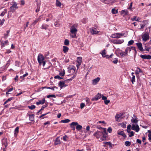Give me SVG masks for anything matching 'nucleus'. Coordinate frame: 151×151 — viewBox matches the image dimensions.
<instances>
[{
	"label": "nucleus",
	"instance_id": "obj_46",
	"mask_svg": "<svg viewBox=\"0 0 151 151\" xmlns=\"http://www.w3.org/2000/svg\"><path fill=\"white\" fill-rule=\"evenodd\" d=\"M72 35H70V36H71V37L73 38H75L76 37V33H72Z\"/></svg>",
	"mask_w": 151,
	"mask_h": 151
},
{
	"label": "nucleus",
	"instance_id": "obj_8",
	"mask_svg": "<svg viewBox=\"0 0 151 151\" xmlns=\"http://www.w3.org/2000/svg\"><path fill=\"white\" fill-rule=\"evenodd\" d=\"M124 42L123 39L114 40L112 41V42L114 44H120L123 43Z\"/></svg>",
	"mask_w": 151,
	"mask_h": 151
},
{
	"label": "nucleus",
	"instance_id": "obj_26",
	"mask_svg": "<svg viewBox=\"0 0 151 151\" xmlns=\"http://www.w3.org/2000/svg\"><path fill=\"white\" fill-rule=\"evenodd\" d=\"M140 19L138 17L136 16H134L131 19V20L132 21L135 20L139 22V20Z\"/></svg>",
	"mask_w": 151,
	"mask_h": 151
},
{
	"label": "nucleus",
	"instance_id": "obj_33",
	"mask_svg": "<svg viewBox=\"0 0 151 151\" xmlns=\"http://www.w3.org/2000/svg\"><path fill=\"white\" fill-rule=\"evenodd\" d=\"M104 144L109 145V147L111 148H112V145L111 143L110 142H103Z\"/></svg>",
	"mask_w": 151,
	"mask_h": 151
},
{
	"label": "nucleus",
	"instance_id": "obj_64",
	"mask_svg": "<svg viewBox=\"0 0 151 151\" xmlns=\"http://www.w3.org/2000/svg\"><path fill=\"white\" fill-rule=\"evenodd\" d=\"M120 54L121 55L122 57L126 55L124 53V52H122L121 53H120Z\"/></svg>",
	"mask_w": 151,
	"mask_h": 151
},
{
	"label": "nucleus",
	"instance_id": "obj_47",
	"mask_svg": "<svg viewBox=\"0 0 151 151\" xmlns=\"http://www.w3.org/2000/svg\"><path fill=\"white\" fill-rule=\"evenodd\" d=\"M75 77H76V76L75 75H74L73 76V77H72L71 78L69 79H67V80H66V81H71L73 79H74V78Z\"/></svg>",
	"mask_w": 151,
	"mask_h": 151
},
{
	"label": "nucleus",
	"instance_id": "obj_49",
	"mask_svg": "<svg viewBox=\"0 0 151 151\" xmlns=\"http://www.w3.org/2000/svg\"><path fill=\"white\" fill-rule=\"evenodd\" d=\"M47 98H50L51 97H54V98H55L56 97L55 95L54 94L48 95L47 96Z\"/></svg>",
	"mask_w": 151,
	"mask_h": 151
},
{
	"label": "nucleus",
	"instance_id": "obj_54",
	"mask_svg": "<svg viewBox=\"0 0 151 151\" xmlns=\"http://www.w3.org/2000/svg\"><path fill=\"white\" fill-rule=\"evenodd\" d=\"M130 134H129V137H131L132 136H133L134 135V133L133 131H131L130 132Z\"/></svg>",
	"mask_w": 151,
	"mask_h": 151
},
{
	"label": "nucleus",
	"instance_id": "obj_21",
	"mask_svg": "<svg viewBox=\"0 0 151 151\" xmlns=\"http://www.w3.org/2000/svg\"><path fill=\"white\" fill-rule=\"evenodd\" d=\"M29 120L31 121H34V114H29Z\"/></svg>",
	"mask_w": 151,
	"mask_h": 151
},
{
	"label": "nucleus",
	"instance_id": "obj_15",
	"mask_svg": "<svg viewBox=\"0 0 151 151\" xmlns=\"http://www.w3.org/2000/svg\"><path fill=\"white\" fill-rule=\"evenodd\" d=\"M141 57L143 59H151V56L149 55H140Z\"/></svg>",
	"mask_w": 151,
	"mask_h": 151
},
{
	"label": "nucleus",
	"instance_id": "obj_32",
	"mask_svg": "<svg viewBox=\"0 0 151 151\" xmlns=\"http://www.w3.org/2000/svg\"><path fill=\"white\" fill-rule=\"evenodd\" d=\"M131 121L132 123H137L138 122L137 119H134L133 118L131 120Z\"/></svg>",
	"mask_w": 151,
	"mask_h": 151
},
{
	"label": "nucleus",
	"instance_id": "obj_58",
	"mask_svg": "<svg viewBox=\"0 0 151 151\" xmlns=\"http://www.w3.org/2000/svg\"><path fill=\"white\" fill-rule=\"evenodd\" d=\"M130 47V48H131V49H132V50H134V51H135V53H137V51L135 49V48L134 47Z\"/></svg>",
	"mask_w": 151,
	"mask_h": 151
},
{
	"label": "nucleus",
	"instance_id": "obj_24",
	"mask_svg": "<svg viewBox=\"0 0 151 151\" xmlns=\"http://www.w3.org/2000/svg\"><path fill=\"white\" fill-rule=\"evenodd\" d=\"M60 141L59 139V138L57 137L56 140H55V142L54 143V145H58V144H60Z\"/></svg>",
	"mask_w": 151,
	"mask_h": 151
},
{
	"label": "nucleus",
	"instance_id": "obj_38",
	"mask_svg": "<svg viewBox=\"0 0 151 151\" xmlns=\"http://www.w3.org/2000/svg\"><path fill=\"white\" fill-rule=\"evenodd\" d=\"M132 76V77L131 79V81L132 82V83H133L134 82H135V76L134 75V76Z\"/></svg>",
	"mask_w": 151,
	"mask_h": 151
},
{
	"label": "nucleus",
	"instance_id": "obj_23",
	"mask_svg": "<svg viewBox=\"0 0 151 151\" xmlns=\"http://www.w3.org/2000/svg\"><path fill=\"white\" fill-rule=\"evenodd\" d=\"M55 5L56 6L60 7L62 4L58 0H56Z\"/></svg>",
	"mask_w": 151,
	"mask_h": 151
},
{
	"label": "nucleus",
	"instance_id": "obj_40",
	"mask_svg": "<svg viewBox=\"0 0 151 151\" xmlns=\"http://www.w3.org/2000/svg\"><path fill=\"white\" fill-rule=\"evenodd\" d=\"M28 108L32 110L35 108V106L34 105L30 106H28Z\"/></svg>",
	"mask_w": 151,
	"mask_h": 151
},
{
	"label": "nucleus",
	"instance_id": "obj_29",
	"mask_svg": "<svg viewBox=\"0 0 151 151\" xmlns=\"http://www.w3.org/2000/svg\"><path fill=\"white\" fill-rule=\"evenodd\" d=\"M19 127H17L14 130V135L15 136H16L17 135V133L19 132Z\"/></svg>",
	"mask_w": 151,
	"mask_h": 151
},
{
	"label": "nucleus",
	"instance_id": "obj_39",
	"mask_svg": "<svg viewBox=\"0 0 151 151\" xmlns=\"http://www.w3.org/2000/svg\"><path fill=\"white\" fill-rule=\"evenodd\" d=\"M69 72H72L73 73H74L75 72V69L73 68H71L69 70Z\"/></svg>",
	"mask_w": 151,
	"mask_h": 151
},
{
	"label": "nucleus",
	"instance_id": "obj_59",
	"mask_svg": "<svg viewBox=\"0 0 151 151\" xmlns=\"http://www.w3.org/2000/svg\"><path fill=\"white\" fill-rule=\"evenodd\" d=\"M86 101L87 103V104H88L90 102V100L88 98H86Z\"/></svg>",
	"mask_w": 151,
	"mask_h": 151
},
{
	"label": "nucleus",
	"instance_id": "obj_7",
	"mask_svg": "<svg viewBox=\"0 0 151 151\" xmlns=\"http://www.w3.org/2000/svg\"><path fill=\"white\" fill-rule=\"evenodd\" d=\"M44 60V58L42 55H39L37 57V60L40 65H41L42 62Z\"/></svg>",
	"mask_w": 151,
	"mask_h": 151
},
{
	"label": "nucleus",
	"instance_id": "obj_10",
	"mask_svg": "<svg viewBox=\"0 0 151 151\" xmlns=\"http://www.w3.org/2000/svg\"><path fill=\"white\" fill-rule=\"evenodd\" d=\"M11 6L10 7V9L11 10H14L15 9H17L18 8L17 6V4L15 2H13Z\"/></svg>",
	"mask_w": 151,
	"mask_h": 151
},
{
	"label": "nucleus",
	"instance_id": "obj_9",
	"mask_svg": "<svg viewBox=\"0 0 151 151\" xmlns=\"http://www.w3.org/2000/svg\"><path fill=\"white\" fill-rule=\"evenodd\" d=\"M101 94L100 93H98L95 97H93L91 99V100L93 101H97L98 99L101 98Z\"/></svg>",
	"mask_w": 151,
	"mask_h": 151
},
{
	"label": "nucleus",
	"instance_id": "obj_53",
	"mask_svg": "<svg viewBox=\"0 0 151 151\" xmlns=\"http://www.w3.org/2000/svg\"><path fill=\"white\" fill-rule=\"evenodd\" d=\"M101 97H102V99L104 100V101L106 100L107 99V98L106 97L103 95L102 96H101Z\"/></svg>",
	"mask_w": 151,
	"mask_h": 151
},
{
	"label": "nucleus",
	"instance_id": "obj_61",
	"mask_svg": "<svg viewBox=\"0 0 151 151\" xmlns=\"http://www.w3.org/2000/svg\"><path fill=\"white\" fill-rule=\"evenodd\" d=\"M145 23H144L143 24H141V29H142L145 26Z\"/></svg>",
	"mask_w": 151,
	"mask_h": 151
},
{
	"label": "nucleus",
	"instance_id": "obj_25",
	"mask_svg": "<svg viewBox=\"0 0 151 151\" xmlns=\"http://www.w3.org/2000/svg\"><path fill=\"white\" fill-rule=\"evenodd\" d=\"M49 27V25L46 24H42L41 27L42 29H44L45 30L47 29V27Z\"/></svg>",
	"mask_w": 151,
	"mask_h": 151
},
{
	"label": "nucleus",
	"instance_id": "obj_27",
	"mask_svg": "<svg viewBox=\"0 0 151 151\" xmlns=\"http://www.w3.org/2000/svg\"><path fill=\"white\" fill-rule=\"evenodd\" d=\"M69 50L68 48L66 46H63V51L64 53H66Z\"/></svg>",
	"mask_w": 151,
	"mask_h": 151
},
{
	"label": "nucleus",
	"instance_id": "obj_12",
	"mask_svg": "<svg viewBox=\"0 0 151 151\" xmlns=\"http://www.w3.org/2000/svg\"><path fill=\"white\" fill-rule=\"evenodd\" d=\"M142 73L143 75H144V73L139 68L137 67V69L135 70V74L137 76V77L138 75L140 73Z\"/></svg>",
	"mask_w": 151,
	"mask_h": 151
},
{
	"label": "nucleus",
	"instance_id": "obj_16",
	"mask_svg": "<svg viewBox=\"0 0 151 151\" xmlns=\"http://www.w3.org/2000/svg\"><path fill=\"white\" fill-rule=\"evenodd\" d=\"M59 86L61 88H62L63 87L66 86L65 84V81H60L58 83Z\"/></svg>",
	"mask_w": 151,
	"mask_h": 151
},
{
	"label": "nucleus",
	"instance_id": "obj_17",
	"mask_svg": "<svg viewBox=\"0 0 151 151\" xmlns=\"http://www.w3.org/2000/svg\"><path fill=\"white\" fill-rule=\"evenodd\" d=\"M91 32L93 34H96L98 33V31L97 30L96 28H94L91 29Z\"/></svg>",
	"mask_w": 151,
	"mask_h": 151
},
{
	"label": "nucleus",
	"instance_id": "obj_3",
	"mask_svg": "<svg viewBox=\"0 0 151 151\" xmlns=\"http://www.w3.org/2000/svg\"><path fill=\"white\" fill-rule=\"evenodd\" d=\"M106 50L104 49L100 52V54L102 55V57L104 58H106L107 59L112 58V56L114 55L112 53L110 55H106Z\"/></svg>",
	"mask_w": 151,
	"mask_h": 151
},
{
	"label": "nucleus",
	"instance_id": "obj_5",
	"mask_svg": "<svg viewBox=\"0 0 151 151\" xmlns=\"http://www.w3.org/2000/svg\"><path fill=\"white\" fill-rule=\"evenodd\" d=\"M149 33L147 32H146L143 34L142 35V40L144 42H146L149 39Z\"/></svg>",
	"mask_w": 151,
	"mask_h": 151
},
{
	"label": "nucleus",
	"instance_id": "obj_36",
	"mask_svg": "<svg viewBox=\"0 0 151 151\" xmlns=\"http://www.w3.org/2000/svg\"><path fill=\"white\" fill-rule=\"evenodd\" d=\"M64 44V45H69V41L67 39H65V40Z\"/></svg>",
	"mask_w": 151,
	"mask_h": 151
},
{
	"label": "nucleus",
	"instance_id": "obj_56",
	"mask_svg": "<svg viewBox=\"0 0 151 151\" xmlns=\"http://www.w3.org/2000/svg\"><path fill=\"white\" fill-rule=\"evenodd\" d=\"M107 131L110 133L112 131V129L111 127H109L107 129Z\"/></svg>",
	"mask_w": 151,
	"mask_h": 151
},
{
	"label": "nucleus",
	"instance_id": "obj_34",
	"mask_svg": "<svg viewBox=\"0 0 151 151\" xmlns=\"http://www.w3.org/2000/svg\"><path fill=\"white\" fill-rule=\"evenodd\" d=\"M78 63H81L82 61V58L81 57H78L77 58Z\"/></svg>",
	"mask_w": 151,
	"mask_h": 151
},
{
	"label": "nucleus",
	"instance_id": "obj_30",
	"mask_svg": "<svg viewBox=\"0 0 151 151\" xmlns=\"http://www.w3.org/2000/svg\"><path fill=\"white\" fill-rule=\"evenodd\" d=\"M7 140L6 139H3L2 142V144L3 145H4L5 147H6L7 145Z\"/></svg>",
	"mask_w": 151,
	"mask_h": 151
},
{
	"label": "nucleus",
	"instance_id": "obj_57",
	"mask_svg": "<svg viewBox=\"0 0 151 151\" xmlns=\"http://www.w3.org/2000/svg\"><path fill=\"white\" fill-rule=\"evenodd\" d=\"M85 106V104L83 103H81V104L80 106H81V108L82 109H83Z\"/></svg>",
	"mask_w": 151,
	"mask_h": 151
},
{
	"label": "nucleus",
	"instance_id": "obj_63",
	"mask_svg": "<svg viewBox=\"0 0 151 151\" xmlns=\"http://www.w3.org/2000/svg\"><path fill=\"white\" fill-rule=\"evenodd\" d=\"M121 126L123 128H125L126 127V125L124 123H122L121 124Z\"/></svg>",
	"mask_w": 151,
	"mask_h": 151
},
{
	"label": "nucleus",
	"instance_id": "obj_19",
	"mask_svg": "<svg viewBox=\"0 0 151 151\" xmlns=\"http://www.w3.org/2000/svg\"><path fill=\"white\" fill-rule=\"evenodd\" d=\"M45 99H44L42 100H40L39 101L37 102H36V104L37 105H39L40 104H43L45 103Z\"/></svg>",
	"mask_w": 151,
	"mask_h": 151
},
{
	"label": "nucleus",
	"instance_id": "obj_44",
	"mask_svg": "<svg viewBox=\"0 0 151 151\" xmlns=\"http://www.w3.org/2000/svg\"><path fill=\"white\" fill-rule=\"evenodd\" d=\"M134 42L133 40H131L129 41L128 42V45H132Z\"/></svg>",
	"mask_w": 151,
	"mask_h": 151
},
{
	"label": "nucleus",
	"instance_id": "obj_52",
	"mask_svg": "<svg viewBox=\"0 0 151 151\" xmlns=\"http://www.w3.org/2000/svg\"><path fill=\"white\" fill-rule=\"evenodd\" d=\"M109 100H107V99L104 101V103L106 104L107 105L108 104H109L110 102Z\"/></svg>",
	"mask_w": 151,
	"mask_h": 151
},
{
	"label": "nucleus",
	"instance_id": "obj_45",
	"mask_svg": "<svg viewBox=\"0 0 151 151\" xmlns=\"http://www.w3.org/2000/svg\"><path fill=\"white\" fill-rule=\"evenodd\" d=\"M65 74V72L64 70H63V72H60L59 73V75L61 76H64Z\"/></svg>",
	"mask_w": 151,
	"mask_h": 151
},
{
	"label": "nucleus",
	"instance_id": "obj_2",
	"mask_svg": "<svg viewBox=\"0 0 151 151\" xmlns=\"http://www.w3.org/2000/svg\"><path fill=\"white\" fill-rule=\"evenodd\" d=\"M104 132L105 133L106 129H104V130L103 132H100L97 131L95 132L93 134V136L96 137L97 138H99L100 137L104 134Z\"/></svg>",
	"mask_w": 151,
	"mask_h": 151
},
{
	"label": "nucleus",
	"instance_id": "obj_13",
	"mask_svg": "<svg viewBox=\"0 0 151 151\" xmlns=\"http://www.w3.org/2000/svg\"><path fill=\"white\" fill-rule=\"evenodd\" d=\"M100 78L98 77L92 80V83L93 85H96L99 81Z\"/></svg>",
	"mask_w": 151,
	"mask_h": 151
},
{
	"label": "nucleus",
	"instance_id": "obj_48",
	"mask_svg": "<svg viewBox=\"0 0 151 151\" xmlns=\"http://www.w3.org/2000/svg\"><path fill=\"white\" fill-rule=\"evenodd\" d=\"M148 132L149 133V134H148V137H149L148 139L150 141H151V133L150 132L149 130L148 131Z\"/></svg>",
	"mask_w": 151,
	"mask_h": 151
},
{
	"label": "nucleus",
	"instance_id": "obj_62",
	"mask_svg": "<svg viewBox=\"0 0 151 151\" xmlns=\"http://www.w3.org/2000/svg\"><path fill=\"white\" fill-rule=\"evenodd\" d=\"M13 97H11L7 99L6 101L8 102L9 101H10L12 100H13Z\"/></svg>",
	"mask_w": 151,
	"mask_h": 151
},
{
	"label": "nucleus",
	"instance_id": "obj_43",
	"mask_svg": "<svg viewBox=\"0 0 151 151\" xmlns=\"http://www.w3.org/2000/svg\"><path fill=\"white\" fill-rule=\"evenodd\" d=\"M118 61V59L117 58H114V60L112 61V62L115 64H116L117 63Z\"/></svg>",
	"mask_w": 151,
	"mask_h": 151
},
{
	"label": "nucleus",
	"instance_id": "obj_4",
	"mask_svg": "<svg viewBox=\"0 0 151 151\" xmlns=\"http://www.w3.org/2000/svg\"><path fill=\"white\" fill-rule=\"evenodd\" d=\"M78 26L77 24H75L71 27L70 28V32L71 33H76L77 30L76 28Z\"/></svg>",
	"mask_w": 151,
	"mask_h": 151
},
{
	"label": "nucleus",
	"instance_id": "obj_41",
	"mask_svg": "<svg viewBox=\"0 0 151 151\" xmlns=\"http://www.w3.org/2000/svg\"><path fill=\"white\" fill-rule=\"evenodd\" d=\"M47 88L48 89H50L54 91L55 90V88L57 89H58V88L55 86H54L52 87H47Z\"/></svg>",
	"mask_w": 151,
	"mask_h": 151
},
{
	"label": "nucleus",
	"instance_id": "obj_20",
	"mask_svg": "<svg viewBox=\"0 0 151 151\" xmlns=\"http://www.w3.org/2000/svg\"><path fill=\"white\" fill-rule=\"evenodd\" d=\"M117 134L119 135H120L124 137H126V135L124 133V132L122 131H118L117 132Z\"/></svg>",
	"mask_w": 151,
	"mask_h": 151
},
{
	"label": "nucleus",
	"instance_id": "obj_51",
	"mask_svg": "<svg viewBox=\"0 0 151 151\" xmlns=\"http://www.w3.org/2000/svg\"><path fill=\"white\" fill-rule=\"evenodd\" d=\"M54 25L56 27H59L60 26V24H58L57 21H56L55 22Z\"/></svg>",
	"mask_w": 151,
	"mask_h": 151
},
{
	"label": "nucleus",
	"instance_id": "obj_55",
	"mask_svg": "<svg viewBox=\"0 0 151 151\" xmlns=\"http://www.w3.org/2000/svg\"><path fill=\"white\" fill-rule=\"evenodd\" d=\"M28 75V73H27L25 74H24L22 76H21L20 78H23L27 76Z\"/></svg>",
	"mask_w": 151,
	"mask_h": 151
},
{
	"label": "nucleus",
	"instance_id": "obj_60",
	"mask_svg": "<svg viewBox=\"0 0 151 151\" xmlns=\"http://www.w3.org/2000/svg\"><path fill=\"white\" fill-rule=\"evenodd\" d=\"M39 20V18H38L36 20H35L33 24H35Z\"/></svg>",
	"mask_w": 151,
	"mask_h": 151
},
{
	"label": "nucleus",
	"instance_id": "obj_11",
	"mask_svg": "<svg viewBox=\"0 0 151 151\" xmlns=\"http://www.w3.org/2000/svg\"><path fill=\"white\" fill-rule=\"evenodd\" d=\"M132 129L135 130L137 132H138L139 130V128L138 125L132 124Z\"/></svg>",
	"mask_w": 151,
	"mask_h": 151
},
{
	"label": "nucleus",
	"instance_id": "obj_18",
	"mask_svg": "<svg viewBox=\"0 0 151 151\" xmlns=\"http://www.w3.org/2000/svg\"><path fill=\"white\" fill-rule=\"evenodd\" d=\"M122 115H123V114L121 113H120L119 114H117L115 117V119L116 121L118 122L119 118H121Z\"/></svg>",
	"mask_w": 151,
	"mask_h": 151
},
{
	"label": "nucleus",
	"instance_id": "obj_14",
	"mask_svg": "<svg viewBox=\"0 0 151 151\" xmlns=\"http://www.w3.org/2000/svg\"><path fill=\"white\" fill-rule=\"evenodd\" d=\"M137 45L138 48L141 51H143L144 50L142 47V44L141 43H136Z\"/></svg>",
	"mask_w": 151,
	"mask_h": 151
},
{
	"label": "nucleus",
	"instance_id": "obj_42",
	"mask_svg": "<svg viewBox=\"0 0 151 151\" xmlns=\"http://www.w3.org/2000/svg\"><path fill=\"white\" fill-rule=\"evenodd\" d=\"M111 12L113 14H115L117 13V11L115 9H113L111 10Z\"/></svg>",
	"mask_w": 151,
	"mask_h": 151
},
{
	"label": "nucleus",
	"instance_id": "obj_31",
	"mask_svg": "<svg viewBox=\"0 0 151 151\" xmlns=\"http://www.w3.org/2000/svg\"><path fill=\"white\" fill-rule=\"evenodd\" d=\"M70 121V120L68 119H66L64 120H63L60 121L61 123H67L69 122Z\"/></svg>",
	"mask_w": 151,
	"mask_h": 151
},
{
	"label": "nucleus",
	"instance_id": "obj_37",
	"mask_svg": "<svg viewBox=\"0 0 151 151\" xmlns=\"http://www.w3.org/2000/svg\"><path fill=\"white\" fill-rule=\"evenodd\" d=\"M131 144V143L128 141H126L125 142V145L127 146H129Z\"/></svg>",
	"mask_w": 151,
	"mask_h": 151
},
{
	"label": "nucleus",
	"instance_id": "obj_28",
	"mask_svg": "<svg viewBox=\"0 0 151 151\" xmlns=\"http://www.w3.org/2000/svg\"><path fill=\"white\" fill-rule=\"evenodd\" d=\"M40 2H39L38 3H37V8L36 10V12H38L40 10Z\"/></svg>",
	"mask_w": 151,
	"mask_h": 151
},
{
	"label": "nucleus",
	"instance_id": "obj_1",
	"mask_svg": "<svg viewBox=\"0 0 151 151\" xmlns=\"http://www.w3.org/2000/svg\"><path fill=\"white\" fill-rule=\"evenodd\" d=\"M124 36V37H126V35L125 33H116L112 34L111 37L113 38H119Z\"/></svg>",
	"mask_w": 151,
	"mask_h": 151
},
{
	"label": "nucleus",
	"instance_id": "obj_50",
	"mask_svg": "<svg viewBox=\"0 0 151 151\" xmlns=\"http://www.w3.org/2000/svg\"><path fill=\"white\" fill-rule=\"evenodd\" d=\"M54 78L55 79H62L63 78L60 77L59 76L57 75L55 76Z\"/></svg>",
	"mask_w": 151,
	"mask_h": 151
},
{
	"label": "nucleus",
	"instance_id": "obj_6",
	"mask_svg": "<svg viewBox=\"0 0 151 151\" xmlns=\"http://www.w3.org/2000/svg\"><path fill=\"white\" fill-rule=\"evenodd\" d=\"M71 125H77L76 128L78 131L81 130L82 128V127L81 125L78 124L77 122H73L71 123Z\"/></svg>",
	"mask_w": 151,
	"mask_h": 151
},
{
	"label": "nucleus",
	"instance_id": "obj_35",
	"mask_svg": "<svg viewBox=\"0 0 151 151\" xmlns=\"http://www.w3.org/2000/svg\"><path fill=\"white\" fill-rule=\"evenodd\" d=\"M8 40L5 41L4 42H1V46L4 47L8 43Z\"/></svg>",
	"mask_w": 151,
	"mask_h": 151
},
{
	"label": "nucleus",
	"instance_id": "obj_22",
	"mask_svg": "<svg viewBox=\"0 0 151 151\" xmlns=\"http://www.w3.org/2000/svg\"><path fill=\"white\" fill-rule=\"evenodd\" d=\"M131 51V48L130 47H127L124 53L126 55H127V54L128 52H130Z\"/></svg>",
	"mask_w": 151,
	"mask_h": 151
}]
</instances>
